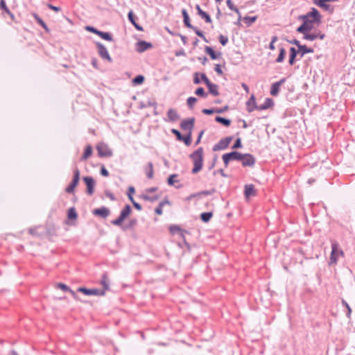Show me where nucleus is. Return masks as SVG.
Wrapping results in <instances>:
<instances>
[{
	"mask_svg": "<svg viewBox=\"0 0 355 355\" xmlns=\"http://www.w3.org/2000/svg\"><path fill=\"white\" fill-rule=\"evenodd\" d=\"M321 17L317 9L311 8V10L306 15L299 16V19L302 20L303 24L297 28V31L300 33L310 31L313 28L315 23L317 24L321 23Z\"/></svg>",
	"mask_w": 355,
	"mask_h": 355,
	"instance_id": "1",
	"label": "nucleus"
},
{
	"mask_svg": "<svg viewBox=\"0 0 355 355\" xmlns=\"http://www.w3.org/2000/svg\"><path fill=\"white\" fill-rule=\"evenodd\" d=\"M191 157L193 162V168L192 169L193 173L199 172L203 164V150L202 148H198L191 155Z\"/></svg>",
	"mask_w": 355,
	"mask_h": 355,
	"instance_id": "2",
	"label": "nucleus"
},
{
	"mask_svg": "<svg viewBox=\"0 0 355 355\" xmlns=\"http://www.w3.org/2000/svg\"><path fill=\"white\" fill-rule=\"evenodd\" d=\"M132 213V209L130 205H127L124 207V208L121 210L120 213V216L115 220H113L111 223L112 224L121 226L123 222V220L128 217Z\"/></svg>",
	"mask_w": 355,
	"mask_h": 355,
	"instance_id": "3",
	"label": "nucleus"
},
{
	"mask_svg": "<svg viewBox=\"0 0 355 355\" xmlns=\"http://www.w3.org/2000/svg\"><path fill=\"white\" fill-rule=\"evenodd\" d=\"M331 253L330 256V263L336 264L338 258L343 257L344 253L341 249L339 248L338 244L336 242L331 243Z\"/></svg>",
	"mask_w": 355,
	"mask_h": 355,
	"instance_id": "4",
	"label": "nucleus"
},
{
	"mask_svg": "<svg viewBox=\"0 0 355 355\" xmlns=\"http://www.w3.org/2000/svg\"><path fill=\"white\" fill-rule=\"evenodd\" d=\"M96 150L100 157H111L112 151L109 146L105 143H99L96 146Z\"/></svg>",
	"mask_w": 355,
	"mask_h": 355,
	"instance_id": "5",
	"label": "nucleus"
},
{
	"mask_svg": "<svg viewBox=\"0 0 355 355\" xmlns=\"http://www.w3.org/2000/svg\"><path fill=\"white\" fill-rule=\"evenodd\" d=\"M243 157V154L234 151L230 153H226L223 155V160L225 165L227 166L229 162L232 160H241Z\"/></svg>",
	"mask_w": 355,
	"mask_h": 355,
	"instance_id": "6",
	"label": "nucleus"
},
{
	"mask_svg": "<svg viewBox=\"0 0 355 355\" xmlns=\"http://www.w3.org/2000/svg\"><path fill=\"white\" fill-rule=\"evenodd\" d=\"M80 178V171L78 168L74 170V174L72 182L66 188L65 191L67 193H73L76 187L78 185Z\"/></svg>",
	"mask_w": 355,
	"mask_h": 355,
	"instance_id": "7",
	"label": "nucleus"
},
{
	"mask_svg": "<svg viewBox=\"0 0 355 355\" xmlns=\"http://www.w3.org/2000/svg\"><path fill=\"white\" fill-rule=\"evenodd\" d=\"M232 137H231L222 139L218 144H216L214 146L213 150L217 151L227 148L230 145V142L232 141Z\"/></svg>",
	"mask_w": 355,
	"mask_h": 355,
	"instance_id": "8",
	"label": "nucleus"
},
{
	"mask_svg": "<svg viewBox=\"0 0 355 355\" xmlns=\"http://www.w3.org/2000/svg\"><path fill=\"white\" fill-rule=\"evenodd\" d=\"M304 34V39L306 40L313 41L318 38L320 40H323L325 37V35L322 33L320 31L315 32L313 33H309L308 32H305Z\"/></svg>",
	"mask_w": 355,
	"mask_h": 355,
	"instance_id": "9",
	"label": "nucleus"
},
{
	"mask_svg": "<svg viewBox=\"0 0 355 355\" xmlns=\"http://www.w3.org/2000/svg\"><path fill=\"white\" fill-rule=\"evenodd\" d=\"M84 182L87 185V192L88 194L92 195L94 193L95 182L92 177H85L83 178Z\"/></svg>",
	"mask_w": 355,
	"mask_h": 355,
	"instance_id": "10",
	"label": "nucleus"
},
{
	"mask_svg": "<svg viewBox=\"0 0 355 355\" xmlns=\"http://www.w3.org/2000/svg\"><path fill=\"white\" fill-rule=\"evenodd\" d=\"M92 213L95 216L105 218L109 216L110 211L107 207H103L101 208L94 209L92 211Z\"/></svg>",
	"mask_w": 355,
	"mask_h": 355,
	"instance_id": "11",
	"label": "nucleus"
},
{
	"mask_svg": "<svg viewBox=\"0 0 355 355\" xmlns=\"http://www.w3.org/2000/svg\"><path fill=\"white\" fill-rule=\"evenodd\" d=\"M241 160L242 161L243 166H252L255 162L254 157L249 154L243 155V157Z\"/></svg>",
	"mask_w": 355,
	"mask_h": 355,
	"instance_id": "12",
	"label": "nucleus"
},
{
	"mask_svg": "<svg viewBox=\"0 0 355 355\" xmlns=\"http://www.w3.org/2000/svg\"><path fill=\"white\" fill-rule=\"evenodd\" d=\"M244 194L247 199L257 195V190L253 184H246L245 186Z\"/></svg>",
	"mask_w": 355,
	"mask_h": 355,
	"instance_id": "13",
	"label": "nucleus"
},
{
	"mask_svg": "<svg viewBox=\"0 0 355 355\" xmlns=\"http://www.w3.org/2000/svg\"><path fill=\"white\" fill-rule=\"evenodd\" d=\"M194 121L195 120L193 118L182 121V122L181 123L182 129L188 130L189 133L191 132L194 125Z\"/></svg>",
	"mask_w": 355,
	"mask_h": 355,
	"instance_id": "14",
	"label": "nucleus"
},
{
	"mask_svg": "<svg viewBox=\"0 0 355 355\" xmlns=\"http://www.w3.org/2000/svg\"><path fill=\"white\" fill-rule=\"evenodd\" d=\"M247 110L249 112H252L255 110H257L258 106L256 105V100L254 94H252L250 98L246 102Z\"/></svg>",
	"mask_w": 355,
	"mask_h": 355,
	"instance_id": "15",
	"label": "nucleus"
},
{
	"mask_svg": "<svg viewBox=\"0 0 355 355\" xmlns=\"http://www.w3.org/2000/svg\"><path fill=\"white\" fill-rule=\"evenodd\" d=\"M152 44L145 41H139L136 44V51L139 53H142L147 49L151 48Z\"/></svg>",
	"mask_w": 355,
	"mask_h": 355,
	"instance_id": "16",
	"label": "nucleus"
},
{
	"mask_svg": "<svg viewBox=\"0 0 355 355\" xmlns=\"http://www.w3.org/2000/svg\"><path fill=\"white\" fill-rule=\"evenodd\" d=\"M285 79H282L279 81L275 83L272 85L270 88V94L273 96L278 95L280 86L284 83Z\"/></svg>",
	"mask_w": 355,
	"mask_h": 355,
	"instance_id": "17",
	"label": "nucleus"
},
{
	"mask_svg": "<svg viewBox=\"0 0 355 355\" xmlns=\"http://www.w3.org/2000/svg\"><path fill=\"white\" fill-rule=\"evenodd\" d=\"M98 50L99 55L104 59L111 61L112 59L108 53V51L105 46L101 44H98Z\"/></svg>",
	"mask_w": 355,
	"mask_h": 355,
	"instance_id": "18",
	"label": "nucleus"
},
{
	"mask_svg": "<svg viewBox=\"0 0 355 355\" xmlns=\"http://www.w3.org/2000/svg\"><path fill=\"white\" fill-rule=\"evenodd\" d=\"M56 288H60L61 289L62 291H67V292H69L71 295L73 296V297L78 300V297L77 296V295L76 294V293L72 291L68 286H67L66 284H63V283H58L56 284Z\"/></svg>",
	"mask_w": 355,
	"mask_h": 355,
	"instance_id": "19",
	"label": "nucleus"
},
{
	"mask_svg": "<svg viewBox=\"0 0 355 355\" xmlns=\"http://www.w3.org/2000/svg\"><path fill=\"white\" fill-rule=\"evenodd\" d=\"M145 173L146 176L149 179H152L153 178L154 174V168H153V164L152 162H148L147 165L144 168Z\"/></svg>",
	"mask_w": 355,
	"mask_h": 355,
	"instance_id": "20",
	"label": "nucleus"
},
{
	"mask_svg": "<svg viewBox=\"0 0 355 355\" xmlns=\"http://www.w3.org/2000/svg\"><path fill=\"white\" fill-rule=\"evenodd\" d=\"M196 10L198 11V15L203 19H205V21L207 23H211V19L210 17V16L206 13L205 12H204L200 7L199 5H197L196 6Z\"/></svg>",
	"mask_w": 355,
	"mask_h": 355,
	"instance_id": "21",
	"label": "nucleus"
},
{
	"mask_svg": "<svg viewBox=\"0 0 355 355\" xmlns=\"http://www.w3.org/2000/svg\"><path fill=\"white\" fill-rule=\"evenodd\" d=\"M0 9L7 13L12 20L15 19V16L7 7L5 0H0Z\"/></svg>",
	"mask_w": 355,
	"mask_h": 355,
	"instance_id": "22",
	"label": "nucleus"
},
{
	"mask_svg": "<svg viewBox=\"0 0 355 355\" xmlns=\"http://www.w3.org/2000/svg\"><path fill=\"white\" fill-rule=\"evenodd\" d=\"M272 105H273L272 100L268 98L265 100V102L263 104L258 106L257 110H266V109L271 107Z\"/></svg>",
	"mask_w": 355,
	"mask_h": 355,
	"instance_id": "23",
	"label": "nucleus"
},
{
	"mask_svg": "<svg viewBox=\"0 0 355 355\" xmlns=\"http://www.w3.org/2000/svg\"><path fill=\"white\" fill-rule=\"evenodd\" d=\"M171 202L168 199H164L163 201L160 202L158 207L155 209V211L157 215L162 214V207L166 205H170Z\"/></svg>",
	"mask_w": 355,
	"mask_h": 355,
	"instance_id": "24",
	"label": "nucleus"
},
{
	"mask_svg": "<svg viewBox=\"0 0 355 355\" xmlns=\"http://www.w3.org/2000/svg\"><path fill=\"white\" fill-rule=\"evenodd\" d=\"M92 152H93L92 147L90 145H87L85 147L84 153L83 154V156H82V158H81L82 160L87 159L92 155Z\"/></svg>",
	"mask_w": 355,
	"mask_h": 355,
	"instance_id": "25",
	"label": "nucleus"
},
{
	"mask_svg": "<svg viewBox=\"0 0 355 355\" xmlns=\"http://www.w3.org/2000/svg\"><path fill=\"white\" fill-rule=\"evenodd\" d=\"M209 92L214 96H218L219 93L218 91V86L215 84L211 83V82L207 85Z\"/></svg>",
	"mask_w": 355,
	"mask_h": 355,
	"instance_id": "26",
	"label": "nucleus"
},
{
	"mask_svg": "<svg viewBox=\"0 0 355 355\" xmlns=\"http://www.w3.org/2000/svg\"><path fill=\"white\" fill-rule=\"evenodd\" d=\"M167 116L168 119L172 121H175L178 119V114L177 112L175 110L169 109L167 112Z\"/></svg>",
	"mask_w": 355,
	"mask_h": 355,
	"instance_id": "27",
	"label": "nucleus"
},
{
	"mask_svg": "<svg viewBox=\"0 0 355 355\" xmlns=\"http://www.w3.org/2000/svg\"><path fill=\"white\" fill-rule=\"evenodd\" d=\"M67 216H68V218L69 220H74L77 219L78 214H77V212H76V209L74 207H71L68 210Z\"/></svg>",
	"mask_w": 355,
	"mask_h": 355,
	"instance_id": "28",
	"label": "nucleus"
},
{
	"mask_svg": "<svg viewBox=\"0 0 355 355\" xmlns=\"http://www.w3.org/2000/svg\"><path fill=\"white\" fill-rule=\"evenodd\" d=\"M182 15L184 17V23L185 26H187L188 28H194L190 24V19H189V15L185 10H182Z\"/></svg>",
	"mask_w": 355,
	"mask_h": 355,
	"instance_id": "29",
	"label": "nucleus"
},
{
	"mask_svg": "<svg viewBox=\"0 0 355 355\" xmlns=\"http://www.w3.org/2000/svg\"><path fill=\"white\" fill-rule=\"evenodd\" d=\"M205 52L209 55L211 59L215 60L218 58L216 53L214 51V49L210 46L205 47Z\"/></svg>",
	"mask_w": 355,
	"mask_h": 355,
	"instance_id": "30",
	"label": "nucleus"
},
{
	"mask_svg": "<svg viewBox=\"0 0 355 355\" xmlns=\"http://www.w3.org/2000/svg\"><path fill=\"white\" fill-rule=\"evenodd\" d=\"M213 214L211 212H204L201 214L200 218L203 222L207 223L212 217Z\"/></svg>",
	"mask_w": 355,
	"mask_h": 355,
	"instance_id": "31",
	"label": "nucleus"
},
{
	"mask_svg": "<svg viewBox=\"0 0 355 355\" xmlns=\"http://www.w3.org/2000/svg\"><path fill=\"white\" fill-rule=\"evenodd\" d=\"M142 199L146 201L155 202L159 198V196H150L148 194H144L141 196Z\"/></svg>",
	"mask_w": 355,
	"mask_h": 355,
	"instance_id": "32",
	"label": "nucleus"
},
{
	"mask_svg": "<svg viewBox=\"0 0 355 355\" xmlns=\"http://www.w3.org/2000/svg\"><path fill=\"white\" fill-rule=\"evenodd\" d=\"M177 178H178V175L177 174L171 175L168 177V180H167L168 184L169 185L173 186V185L175 184V183L178 182L179 180L177 179Z\"/></svg>",
	"mask_w": 355,
	"mask_h": 355,
	"instance_id": "33",
	"label": "nucleus"
},
{
	"mask_svg": "<svg viewBox=\"0 0 355 355\" xmlns=\"http://www.w3.org/2000/svg\"><path fill=\"white\" fill-rule=\"evenodd\" d=\"M212 193H213V191H203L191 195V196H189V199H191L192 198L200 197L202 196L211 195Z\"/></svg>",
	"mask_w": 355,
	"mask_h": 355,
	"instance_id": "34",
	"label": "nucleus"
},
{
	"mask_svg": "<svg viewBox=\"0 0 355 355\" xmlns=\"http://www.w3.org/2000/svg\"><path fill=\"white\" fill-rule=\"evenodd\" d=\"M98 35H99L102 39L107 41H111L112 40V36L109 33L99 31V33H98Z\"/></svg>",
	"mask_w": 355,
	"mask_h": 355,
	"instance_id": "35",
	"label": "nucleus"
},
{
	"mask_svg": "<svg viewBox=\"0 0 355 355\" xmlns=\"http://www.w3.org/2000/svg\"><path fill=\"white\" fill-rule=\"evenodd\" d=\"M216 121L217 122H219L222 124H223L225 126H229L230 125V121L229 119L220 117V116H216Z\"/></svg>",
	"mask_w": 355,
	"mask_h": 355,
	"instance_id": "36",
	"label": "nucleus"
},
{
	"mask_svg": "<svg viewBox=\"0 0 355 355\" xmlns=\"http://www.w3.org/2000/svg\"><path fill=\"white\" fill-rule=\"evenodd\" d=\"M101 284L103 285L104 288V291H106L109 288V284H108V278L106 275H103L101 279Z\"/></svg>",
	"mask_w": 355,
	"mask_h": 355,
	"instance_id": "37",
	"label": "nucleus"
},
{
	"mask_svg": "<svg viewBox=\"0 0 355 355\" xmlns=\"http://www.w3.org/2000/svg\"><path fill=\"white\" fill-rule=\"evenodd\" d=\"M284 58H285V50L283 48H282L280 49L279 54L277 58V62H282L284 60Z\"/></svg>",
	"mask_w": 355,
	"mask_h": 355,
	"instance_id": "38",
	"label": "nucleus"
},
{
	"mask_svg": "<svg viewBox=\"0 0 355 355\" xmlns=\"http://www.w3.org/2000/svg\"><path fill=\"white\" fill-rule=\"evenodd\" d=\"M300 50L302 52V55L313 52V50L312 49H309L305 45L300 46Z\"/></svg>",
	"mask_w": 355,
	"mask_h": 355,
	"instance_id": "39",
	"label": "nucleus"
},
{
	"mask_svg": "<svg viewBox=\"0 0 355 355\" xmlns=\"http://www.w3.org/2000/svg\"><path fill=\"white\" fill-rule=\"evenodd\" d=\"M144 81V77L143 76H136L134 79H133V83L135 84V85H139V84H141L143 83V82Z\"/></svg>",
	"mask_w": 355,
	"mask_h": 355,
	"instance_id": "40",
	"label": "nucleus"
},
{
	"mask_svg": "<svg viewBox=\"0 0 355 355\" xmlns=\"http://www.w3.org/2000/svg\"><path fill=\"white\" fill-rule=\"evenodd\" d=\"M78 291L81 292L86 295H92V289H87L86 288L80 287L78 288Z\"/></svg>",
	"mask_w": 355,
	"mask_h": 355,
	"instance_id": "41",
	"label": "nucleus"
},
{
	"mask_svg": "<svg viewBox=\"0 0 355 355\" xmlns=\"http://www.w3.org/2000/svg\"><path fill=\"white\" fill-rule=\"evenodd\" d=\"M181 141H183L187 146H189L191 143V132L187 136L183 137Z\"/></svg>",
	"mask_w": 355,
	"mask_h": 355,
	"instance_id": "42",
	"label": "nucleus"
},
{
	"mask_svg": "<svg viewBox=\"0 0 355 355\" xmlns=\"http://www.w3.org/2000/svg\"><path fill=\"white\" fill-rule=\"evenodd\" d=\"M221 112H222L221 110H211V109H203L202 110V112L205 114H212L214 112L220 113Z\"/></svg>",
	"mask_w": 355,
	"mask_h": 355,
	"instance_id": "43",
	"label": "nucleus"
},
{
	"mask_svg": "<svg viewBox=\"0 0 355 355\" xmlns=\"http://www.w3.org/2000/svg\"><path fill=\"white\" fill-rule=\"evenodd\" d=\"M169 230L171 234H175V233L180 232L181 230H180V227L178 225H171L169 227Z\"/></svg>",
	"mask_w": 355,
	"mask_h": 355,
	"instance_id": "44",
	"label": "nucleus"
},
{
	"mask_svg": "<svg viewBox=\"0 0 355 355\" xmlns=\"http://www.w3.org/2000/svg\"><path fill=\"white\" fill-rule=\"evenodd\" d=\"M135 193V189L132 187H129L128 189V198L131 202H133L134 198L132 197L133 193Z\"/></svg>",
	"mask_w": 355,
	"mask_h": 355,
	"instance_id": "45",
	"label": "nucleus"
},
{
	"mask_svg": "<svg viewBox=\"0 0 355 355\" xmlns=\"http://www.w3.org/2000/svg\"><path fill=\"white\" fill-rule=\"evenodd\" d=\"M105 291H99L98 289H92V295H103Z\"/></svg>",
	"mask_w": 355,
	"mask_h": 355,
	"instance_id": "46",
	"label": "nucleus"
},
{
	"mask_svg": "<svg viewBox=\"0 0 355 355\" xmlns=\"http://www.w3.org/2000/svg\"><path fill=\"white\" fill-rule=\"evenodd\" d=\"M195 94L198 96H205V91H204V89L202 87H199L198 88L196 92H195Z\"/></svg>",
	"mask_w": 355,
	"mask_h": 355,
	"instance_id": "47",
	"label": "nucleus"
},
{
	"mask_svg": "<svg viewBox=\"0 0 355 355\" xmlns=\"http://www.w3.org/2000/svg\"><path fill=\"white\" fill-rule=\"evenodd\" d=\"M219 41L222 45L225 46L228 42V38L223 35H220L219 37Z\"/></svg>",
	"mask_w": 355,
	"mask_h": 355,
	"instance_id": "48",
	"label": "nucleus"
},
{
	"mask_svg": "<svg viewBox=\"0 0 355 355\" xmlns=\"http://www.w3.org/2000/svg\"><path fill=\"white\" fill-rule=\"evenodd\" d=\"M35 19L37 20V21L45 29H47V26L46 25V24L43 21L42 19H41L37 15H34Z\"/></svg>",
	"mask_w": 355,
	"mask_h": 355,
	"instance_id": "49",
	"label": "nucleus"
},
{
	"mask_svg": "<svg viewBox=\"0 0 355 355\" xmlns=\"http://www.w3.org/2000/svg\"><path fill=\"white\" fill-rule=\"evenodd\" d=\"M197 101V99L195 97H189L187 99V104L189 106L192 107Z\"/></svg>",
	"mask_w": 355,
	"mask_h": 355,
	"instance_id": "50",
	"label": "nucleus"
},
{
	"mask_svg": "<svg viewBox=\"0 0 355 355\" xmlns=\"http://www.w3.org/2000/svg\"><path fill=\"white\" fill-rule=\"evenodd\" d=\"M277 40V36H274L272 38V40H271V42L269 45V48L270 50H274L275 49V42Z\"/></svg>",
	"mask_w": 355,
	"mask_h": 355,
	"instance_id": "51",
	"label": "nucleus"
},
{
	"mask_svg": "<svg viewBox=\"0 0 355 355\" xmlns=\"http://www.w3.org/2000/svg\"><path fill=\"white\" fill-rule=\"evenodd\" d=\"M244 20L250 24L254 23L257 20V17H246L244 18Z\"/></svg>",
	"mask_w": 355,
	"mask_h": 355,
	"instance_id": "52",
	"label": "nucleus"
},
{
	"mask_svg": "<svg viewBox=\"0 0 355 355\" xmlns=\"http://www.w3.org/2000/svg\"><path fill=\"white\" fill-rule=\"evenodd\" d=\"M128 19L132 24L136 22L135 19V15L132 10L130 11L128 13Z\"/></svg>",
	"mask_w": 355,
	"mask_h": 355,
	"instance_id": "53",
	"label": "nucleus"
},
{
	"mask_svg": "<svg viewBox=\"0 0 355 355\" xmlns=\"http://www.w3.org/2000/svg\"><path fill=\"white\" fill-rule=\"evenodd\" d=\"M101 174L105 177H107L109 175V173H108L107 170L105 168V166L101 167Z\"/></svg>",
	"mask_w": 355,
	"mask_h": 355,
	"instance_id": "54",
	"label": "nucleus"
},
{
	"mask_svg": "<svg viewBox=\"0 0 355 355\" xmlns=\"http://www.w3.org/2000/svg\"><path fill=\"white\" fill-rule=\"evenodd\" d=\"M241 139L238 138L232 148H241Z\"/></svg>",
	"mask_w": 355,
	"mask_h": 355,
	"instance_id": "55",
	"label": "nucleus"
},
{
	"mask_svg": "<svg viewBox=\"0 0 355 355\" xmlns=\"http://www.w3.org/2000/svg\"><path fill=\"white\" fill-rule=\"evenodd\" d=\"M215 71L219 75H222L223 74V71H222V69H221V67H220V64H216L215 65Z\"/></svg>",
	"mask_w": 355,
	"mask_h": 355,
	"instance_id": "56",
	"label": "nucleus"
},
{
	"mask_svg": "<svg viewBox=\"0 0 355 355\" xmlns=\"http://www.w3.org/2000/svg\"><path fill=\"white\" fill-rule=\"evenodd\" d=\"M172 132L176 135L177 138L178 140H182V135L180 134V132L177 130H173Z\"/></svg>",
	"mask_w": 355,
	"mask_h": 355,
	"instance_id": "57",
	"label": "nucleus"
},
{
	"mask_svg": "<svg viewBox=\"0 0 355 355\" xmlns=\"http://www.w3.org/2000/svg\"><path fill=\"white\" fill-rule=\"evenodd\" d=\"M227 3L231 10H234L236 12H239L238 9L233 6L232 1L230 0H227Z\"/></svg>",
	"mask_w": 355,
	"mask_h": 355,
	"instance_id": "58",
	"label": "nucleus"
},
{
	"mask_svg": "<svg viewBox=\"0 0 355 355\" xmlns=\"http://www.w3.org/2000/svg\"><path fill=\"white\" fill-rule=\"evenodd\" d=\"M157 190V187H151V188H148L146 190V193L145 194H149L150 193H153V192H155Z\"/></svg>",
	"mask_w": 355,
	"mask_h": 355,
	"instance_id": "59",
	"label": "nucleus"
},
{
	"mask_svg": "<svg viewBox=\"0 0 355 355\" xmlns=\"http://www.w3.org/2000/svg\"><path fill=\"white\" fill-rule=\"evenodd\" d=\"M201 78H202V80L206 84V85H207L210 83L209 80L207 78V77L205 76V74L202 73L201 75Z\"/></svg>",
	"mask_w": 355,
	"mask_h": 355,
	"instance_id": "60",
	"label": "nucleus"
},
{
	"mask_svg": "<svg viewBox=\"0 0 355 355\" xmlns=\"http://www.w3.org/2000/svg\"><path fill=\"white\" fill-rule=\"evenodd\" d=\"M132 202L135 209L139 211L141 210V206L139 203L136 202L135 200H133Z\"/></svg>",
	"mask_w": 355,
	"mask_h": 355,
	"instance_id": "61",
	"label": "nucleus"
},
{
	"mask_svg": "<svg viewBox=\"0 0 355 355\" xmlns=\"http://www.w3.org/2000/svg\"><path fill=\"white\" fill-rule=\"evenodd\" d=\"M87 30H88L89 31H90V32H92V33H95V34H96V35H98V33H99V31H98V30L95 29V28H93V27H89V26H88V27H87Z\"/></svg>",
	"mask_w": 355,
	"mask_h": 355,
	"instance_id": "62",
	"label": "nucleus"
},
{
	"mask_svg": "<svg viewBox=\"0 0 355 355\" xmlns=\"http://www.w3.org/2000/svg\"><path fill=\"white\" fill-rule=\"evenodd\" d=\"M295 56L296 55H290V58H289V64H290L293 65L294 64Z\"/></svg>",
	"mask_w": 355,
	"mask_h": 355,
	"instance_id": "63",
	"label": "nucleus"
},
{
	"mask_svg": "<svg viewBox=\"0 0 355 355\" xmlns=\"http://www.w3.org/2000/svg\"><path fill=\"white\" fill-rule=\"evenodd\" d=\"M48 7H49V8H51V10H54V11H56V12H58V11H59V10H60V8L56 7V6H53V5H51V4H49V5H48Z\"/></svg>",
	"mask_w": 355,
	"mask_h": 355,
	"instance_id": "64",
	"label": "nucleus"
}]
</instances>
